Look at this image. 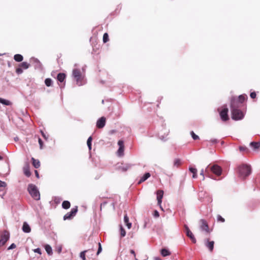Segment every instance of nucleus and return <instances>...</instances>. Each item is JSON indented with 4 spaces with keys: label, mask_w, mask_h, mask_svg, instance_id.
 <instances>
[{
    "label": "nucleus",
    "mask_w": 260,
    "mask_h": 260,
    "mask_svg": "<svg viewBox=\"0 0 260 260\" xmlns=\"http://www.w3.org/2000/svg\"><path fill=\"white\" fill-rule=\"evenodd\" d=\"M16 72L17 74H21L23 73V70L21 67L16 69Z\"/></svg>",
    "instance_id": "37998d69"
},
{
    "label": "nucleus",
    "mask_w": 260,
    "mask_h": 260,
    "mask_svg": "<svg viewBox=\"0 0 260 260\" xmlns=\"http://www.w3.org/2000/svg\"><path fill=\"white\" fill-rule=\"evenodd\" d=\"M28 191L31 197L36 200H40V194L37 187L32 184H29L27 187Z\"/></svg>",
    "instance_id": "f03ea898"
},
{
    "label": "nucleus",
    "mask_w": 260,
    "mask_h": 260,
    "mask_svg": "<svg viewBox=\"0 0 260 260\" xmlns=\"http://www.w3.org/2000/svg\"><path fill=\"white\" fill-rule=\"evenodd\" d=\"M118 145L119 147H124V142L122 140H119L118 142Z\"/></svg>",
    "instance_id": "c03bdc74"
},
{
    "label": "nucleus",
    "mask_w": 260,
    "mask_h": 260,
    "mask_svg": "<svg viewBox=\"0 0 260 260\" xmlns=\"http://www.w3.org/2000/svg\"><path fill=\"white\" fill-rule=\"evenodd\" d=\"M106 204V202H104V203H102V204H101V210L102 209V206H103V205H105Z\"/></svg>",
    "instance_id": "e2e57ef3"
},
{
    "label": "nucleus",
    "mask_w": 260,
    "mask_h": 260,
    "mask_svg": "<svg viewBox=\"0 0 260 260\" xmlns=\"http://www.w3.org/2000/svg\"><path fill=\"white\" fill-rule=\"evenodd\" d=\"M228 109L227 108H223L220 112V116L221 119V120L223 121H226L229 119V116H228Z\"/></svg>",
    "instance_id": "6e6552de"
},
{
    "label": "nucleus",
    "mask_w": 260,
    "mask_h": 260,
    "mask_svg": "<svg viewBox=\"0 0 260 260\" xmlns=\"http://www.w3.org/2000/svg\"><path fill=\"white\" fill-rule=\"evenodd\" d=\"M124 147H119L118 151H117V154L119 156H123L124 154Z\"/></svg>",
    "instance_id": "f704fd0d"
},
{
    "label": "nucleus",
    "mask_w": 260,
    "mask_h": 260,
    "mask_svg": "<svg viewBox=\"0 0 260 260\" xmlns=\"http://www.w3.org/2000/svg\"><path fill=\"white\" fill-rule=\"evenodd\" d=\"M186 235L188 238H189L190 239V240L193 243H196V242H197L196 239L193 234H192V233L191 231L188 232V233H186Z\"/></svg>",
    "instance_id": "5701e85b"
},
{
    "label": "nucleus",
    "mask_w": 260,
    "mask_h": 260,
    "mask_svg": "<svg viewBox=\"0 0 260 260\" xmlns=\"http://www.w3.org/2000/svg\"><path fill=\"white\" fill-rule=\"evenodd\" d=\"M15 247H16V245L14 243H12L8 247V250L13 249L15 248Z\"/></svg>",
    "instance_id": "4d7b16f0"
},
{
    "label": "nucleus",
    "mask_w": 260,
    "mask_h": 260,
    "mask_svg": "<svg viewBox=\"0 0 260 260\" xmlns=\"http://www.w3.org/2000/svg\"><path fill=\"white\" fill-rule=\"evenodd\" d=\"M45 249L46 252L47 253V254L48 255H51L52 254V253H53L52 249V247H51L50 245H49L48 244H46L45 246Z\"/></svg>",
    "instance_id": "bb28decb"
},
{
    "label": "nucleus",
    "mask_w": 260,
    "mask_h": 260,
    "mask_svg": "<svg viewBox=\"0 0 260 260\" xmlns=\"http://www.w3.org/2000/svg\"><path fill=\"white\" fill-rule=\"evenodd\" d=\"M30 66V64L27 62H22L19 64V67L22 69H27Z\"/></svg>",
    "instance_id": "7c9ffc66"
},
{
    "label": "nucleus",
    "mask_w": 260,
    "mask_h": 260,
    "mask_svg": "<svg viewBox=\"0 0 260 260\" xmlns=\"http://www.w3.org/2000/svg\"><path fill=\"white\" fill-rule=\"evenodd\" d=\"M71 204L68 201H64L62 203V207L64 209H68L70 207Z\"/></svg>",
    "instance_id": "cd10ccee"
},
{
    "label": "nucleus",
    "mask_w": 260,
    "mask_h": 260,
    "mask_svg": "<svg viewBox=\"0 0 260 260\" xmlns=\"http://www.w3.org/2000/svg\"><path fill=\"white\" fill-rule=\"evenodd\" d=\"M159 139L162 141H166L167 140L166 136L164 135H159Z\"/></svg>",
    "instance_id": "de8ad7c7"
},
{
    "label": "nucleus",
    "mask_w": 260,
    "mask_h": 260,
    "mask_svg": "<svg viewBox=\"0 0 260 260\" xmlns=\"http://www.w3.org/2000/svg\"><path fill=\"white\" fill-rule=\"evenodd\" d=\"M200 175L203 176V180H204L205 179V177H204V170L202 169L201 171V172H200Z\"/></svg>",
    "instance_id": "bf43d9fd"
},
{
    "label": "nucleus",
    "mask_w": 260,
    "mask_h": 260,
    "mask_svg": "<svg viewBox=\"0 0 260 260\" xmlns=\"http://www.w3.org/2000/svg\"><path fill=\"white\" fill-rule=\"evenodd\" d=\"M39 144L40 145V148L42 149L43 146V142L41 138H39Z\"/></svg>",
    "instance_id": "09e8293b"
},
{
    "label": "nucleus",
    "mask_w": 260,
    "mask_h": 260,
    "mask_svg": "<svg viewBox=\"0 0 260 260\" xmlns=\"http://www.w3.org/2000/svg\"><path fill=\"white\" fill-rule=\"evenodd\" d=\"M232 118L234 120H241L244 117L243 113L239 109H234L231 110Z\"/></svg>",
    "instance_id": "20e7f679"
},
{
    "label": "nucleus",
    "mask_w": 260,
    "mask_h": 260,
    "mask_svg": "<svg viewBox=\"0 0 260 260\" xmlns=\"http://www.w3.org/2000/svg\"><path fill=\"white\" fill-rule=\"evenodd\" d=\"M14 60L17 62H21L23 59V57L20 54H16L14 56Z\"/></svg>",
    "instance_id": "393cba45"
},
{
    "label": "nucleus",
    "mask_w": 260,
    "mask_h": 260,
    "mask_svg": "<svg viewBox=\"0 0 260 260\" xmlns=\"http://www.w3.org/2000/svg\"><path fill=\"white\" fill-rule=\"evenodd\" d=\"M56 250L58 253H60L62 250V246L61 245H59L56 247Z\"/></svg>",
    "instance_id": "6e6d98bb"
},
{
    "label": "nucleus",
    "mask_w": 260,
    "mask_h": 260,
    "mask_svg": "<svg viewBox=\"0 0 260 260\" xmlns=\"http://www.w3.org/2000/svg\"><path fill=\"white\" fill-rule=\"evenodd\" d=\"M132 165L129 164H122L119 167V169L122 172H125L129 169L132 167Z\"/></svg>",
    "instance_id": "4468645a"
},
{
    "label": "nucleus",
    "mask_w": 260,
    "mask_h": 260,
    "mask_svg": "<svg viewBox=\"0 0 260 260\" xmlns=\"http://www.w3.org/2000/svg\"><path fill=\"white\" fill-rule=\"evenodd\" d=\"M238 173L239 177L245 179L251 173V166L248 164H242L238 167Z\"/></svg>",
    "instance_id": "f257e3e1"
},
{
    "label": "nucleus",
    "mask_w": 260,
    "mask_h": 260,
    "mask_svg": "<svg viewBox=\"0 0 260 260\" xmlns=\"http://www.w3.org/2000/svg\"><path fill=\"white\" fill-rule=\"evenodd\" d=\"M78 211V207L77 206H76L74 208H73L71 211L67 213L66 214H65L63 216V220H70L73 218L76 214L77 212Z\"/></svg>",
    "instance_id": "39448f33"
},
{
    "label": "nucleus",
    "mask_w": 260,
    "mask_h": 260,
    "mask_svg": "<svg viewBox=\"0 0 260 260\" xmlns=\"http://www.w3.org/2000/svg\"><path fill=\"white\" fill-rule=\"evenodd\" d=\"M31 160L32 165L36 169H38L40 167V162L38 159H36L34 157H32Z\"/></svg>",
    "instance_id": "aec40b11"
},
{
    "label": "nucleus",
    "mask_w": 260,
    "mask_h": 260,
    "mask_svg": "<svg viewBox=\"0 0 260 260\" xmlns=\"http://www.w3.org/2000/svg\"><path fill=\"white\" fill-rule=\"evenodd\" d=\"M210 142L212 144H216L218 142V141L216 139H212L210 140Z\"/></svg>",
    "instance_id": "864d4df0"
},
{
    "label": "nucleus",
    "mask_w": 260,
    "mask_h": 260,
    "mask_svg": "<svg viewBox=\"0 0 260 260\" xmlns=\"http://www.w3.org/2000/svg\"><path fill=\"white\" fill-rule=\"evenodd\" d=\"M250 146L253 148V150H256L260 148V142H252L250 143Z\"/></svg>",
    "instance_id": "412c9836"
},
{
    "label": "nucleus",
    "mask_w": 260,
    "mask_h": 260,
    "mask_svg": "<svg viewBox=\"0 0 260 260\" xmlns=\"http://www.w3.org/2000/svg\"><path fill=\"white\" fill-rule=\"evenodd\" d=\"M250 96L251 99H254L256 98V94L255 92H254V91L250 93Z\"/></svg>",
    "instance_id": "3c124183"
},
{
    "label": "nucleus",
    "mask_w": 260,
    "mask_h": 260,
    "mask_svg": "<svg viewBox=\"0 0 260 260\" xmlns=\"http://www.w3.org/2000/svg\"><path fill=\"white\" fill-rule=\"evenodd\" d=\"M160 253L162 256H167L171 254V252L166 248H162L160 251Z\"/></svg>",
    "instance_id": "a878e982"
},
{
    "label": "nucleus",
    "mask_w": 260,
    "mask_h": 260,
    "mask_svg": "<svg viewBox=\"0 0 260 260\" xmlns=\"http://www.w3.org/2000/svg\"><path fill=\"white\" fill-rule=\"evenodd\" d=\"M102 247L101 244L100 242H99L98 243V250L96 254L99 255L102 252Z\"/></svg>",
    "instance_id": "ea45409f"
},
{
    "label": "nucleus",
    "mask_w": 260,
    "mask_h": 260,
    "mask_svg": "<svg viewBox=\"0 0 260 260\" xmlns=\"http://www.w3.org/2000/svg\"><path fill=\"white\" fill-rule=\"evenodd\" d=\"M0 103L6 106H10L11 103L10 101L0 98Z\"/></svg>",
    "instance_id": "c85d7f7f"
},
{
    "label": "nucleus",
    "mask_w": 260,
    "mask_h": 260,
    "mask_svg": "<svg viewBox=\"0 0 260 260\" xmlns=\"http://www.w3.org/2000/svg\"><path fill=\"white\" fill-rule=\"evenodd\" d=\"M34 252L35 253H38L39 254H41V253H41V250L39 248H37L34 249Z\"/></svg>",
    "instance_id": "5fc2aeb1"
},
{
    "label": "nucleus",
    "mask_w": 260,
    "mask_h": 260,
    "mask_svg": "<svg viewBox=\"0 0 260 260\" xmlns=\"http://www.w3.org/2000/svg\"><path fill=\"white\" fill-rule=\"evenodd\" d=\"M5 193H6V191L5 190V188L0 189V197L1 198H3L5 194Z\"/></svg>",
    "instance_id": "79ce46f5"
},
{
    "label": "nucleus",
    "mask_w": 260,
    "mask_h": 260,
    "mask_svg": "<svg viewBox=\"0 0 260 260\" xmlns=\"http://www.w3.org/2000/svg\"><path fill=\"white\" fill-rule=\"evenodd\" d=\"M239 148L240 151H244L248 150L247 148L245 146H240Z\"/></svg>",
    "instance_id": "49530a36"
},
{
    "label": "nucleus",
    "mask_w": 260,
    "mask_h": 260,
    "mask_svg": "<svg viewBox=\"0 0 260 260\" xmlns=\"http://www.w3.org/2000/svg\"><path fill=\"white\" fill-rule=\"evenodd\" d=\"M23 172L25 176L27 177H29L31 175V173L29 171V165L28 164H26L23 167Z\"/></svg>",
    "instance_id": "f3484780"
},
{
    "label": "nucleus",
    "mask_w": 260,
    "mask_h": 260,
    "mask_svg": "<svg viewBox=\"0 0 260 260\" xmlns=\"http://www.w3.org/2000/svg\"><path fill=\"white\" fill-rule=\"evenodd\" d=\"M3 157L0 155V160H2Z\"/></svg>",
    "instance_id": "69168bd1"
},
{
    "label": "nucleus",
    "mask_w": 260,
    "mask_h": 260,
    "mask_svg": "<svg viewBox=\"0 0 260 260\" xmlns=\"http://www.w3.org/2000/svg\"><path fill=\"white\" fill-rule=\"evenodd\" d=\"M72 76L76 80V83L78 86H82L85 84L84 82V77L82 76L79 70L74 69L72 72Z\"/></svg>",
    "instance_id": "7ed1b4c3"
},
{
    "label": "nucleus",
    "mask_w": 260,
    "mask_h": 260,
    "mask_svg": "<svg viewBox=\"0 0 260 260\" xmlns=\"http://www.w3.org/2000/svg\"><path fill=\"white\" fill-rule=\"evenodd\" d=\"M184 229L186 234L188 232L191 231L187 225H184Z\"/></svg>",
    "instance_id": "13d9d810"
},
{
    "label": "nucleus",
    "mask_w": 260,
    "mask_h": 260,
    "mask_svg": "<svg viewBox=\"0 0 260 260\" xmlns=\"http://www.w3.org/2000/svg\"><path fill=\"white\" fill-rule=\"evenodd\" d=\"M35 173L36 176L38 178H39V174L37 170H35Z\"/></svg>",
    "instance_id": "680f3d73"
},
{
    "label": "nucleus",
    "mask_w": 260,
    "mask_h": 260,
    "mask_svg": "<svg viewBox=\"0 0 260 260\" xmlns=\"http://www.w3.org/2000/svg\"><path fill=\"white\" fill-rule=\"evenodd\" d=\"M209 177H210V178H212V179H214V178H213V177H212V176H209Z\"/></svg>",
    "instance_id": "338daca9"
},
{
    "label": "nucleus",
    "mask_w": 260,
    "mask_h": 260,
    "mask_svg": "<svg viewBox=\"0 0 260 260\" xmlns=\"http://www.w3.org/2000/svg\"><path fill=\"white\" fill-rule=\"evenodd\" d=\"M30 60L33 63L35 69H41L42 68V65L40 60L35 57H31L30 58Z\"/></svg>",
    "instance_id": "9b49d317"
},
{
    "label": "nucleus",
    "mask_w": 260,
    "mask_h": 260,
    "mask_svg": "<svg viewBox=\"0 0 260 260\" xmlns=\"http://www.w3.org/2000/svg\"><path fill=\"white\" fill-rule=\"evenodd\" d=\"M7 184L6 183L0 180V187H5Z\"/></svg>",
    "instance_id": "603ef678"
},
{
    "label": "nucleus",
    "mask_w": 260,
    "mask_h": 260,
    "mask_svg": "<svg viewBox=\"0 0 260 260\" xmlns=\"http://www.w3.org/2000/svg\"><path fill=\"white\" fill-rule=\"evenodd\" d=\"M214 242L213 241H209L208 239L207 240V242H206L205 243L206 247L208 248L209 250L210 251H212L214 248Z\"/></svg>",
    "instance_id": "a211bd4d"
},
{
    "label": "nucleus",
    "mask_w": 260,
    "mask_h": 260,
    "mask_svg": "<svg viewBox=\"0 0 260 260\" xmlns=\"http://www.w3.org/2000/svg\"><path fill=\"white\" fill-rule=\"evenodd\" d=\"M106 124V118L105 117H102L99 118L96 123V126L98 128H103Z\"/></svg>",
    "instance_id": "9d476101"
},
{
    "label": "nucleus",
    "mask_w": 260,
    "mask_h": 260,
    "mask_svg": "<svg viewBox=\"0 0 260 260\" xmlns=\"http://www.w3.org/2000/svg\"><path fill=\"white\" fill-rule=\"evenodd\" d=\"M200 222L201 223V225L200 226L201 229L203 231L208 232L209 227L206 221L204 219H201Z\"/></svg>",
    "instance_id": "ddd939ff"
},
{
    "label": "nucleus",
    "mask_w": 260,
    "mask_h": 260,
    "mask_svg": "<svg viewBox=\"0 0 260 260\" xmlns=\"http://www.w3.org/2000/svg\"><path fill=\"white\" fill-rule=\"evenodd\" d=\"M66 78V74L64 73H60L57 76V79L60 82H62Z\"/></svg>",
    "instance_id": "4be33fe9"
},
{
    "label": "nucleus",
    "mask_w": 260,
    "mask_h": 260,
    "mask_svg": "<svg viewBox=\"0 0 260 260\" xmlns=\"http://www.w3.org/2000/svg\"><path fill=\"white\" fill-rule=\"evenodd\" d=\"M150 177V174L149 172L145 173L143 176L141 178V179L139 180L138 183L141 184V183L146 181L148 178Z\"/></svg>",
    "instance_id": "dca6fc26"
},
{
    "label": "nucleus",
    "mask_w": 260,
    "mask_h": 260,
    "mask_svg": "<svg viewBox=\"0 0 260 260\" xmlns=\"http://www.w3.org/2000/svg\"><path fill=\"white\" fill-rule=\"evenodd\" d=\"M153 216L155 218L158 217L159 216V213L157 210H155L154 211Z\"/></svg>",
    "instance_id": "8fccbe9b"
},
{
    "label": "nucleus",
    "mask_w": 260,
    "mask_h": 260,
    "mask_svg": "<svg viewBox=\"0 0 260 260\" xmlns=\"http://www.w3.org/2000/svg\"><path fill=\"white\" fill-rule=\"evenodd\" d=\"M211 171L217 176H220L222 173V169L217 165H214L210 168Z\"/></svg>",
    "instance_id": "1a4fd4ad"
},
{
    "label": "nucleus",
    "mask_w": 260,
    "mask_h": 260,
    "mask_svg": "<svg viewBox=\"0 0 260 260\" xmlns=\"http://www.w3.org/2000/svg\"><path fill=\"white\" fill-rule=\"evenodd\" d=\"M45 83L47 86H51L52 84V80L50 78H46L45 80Z\"/></svg>",
    "instance_id": "72a5a7b5"
},
{
    "label": "nucleus",
    "mask_w": 260,
    "mask_h": 260,
    "mask_svg": "<svg viewBox=\"0 0 260 260\" xmlns=\"http://www.w3.org/2000/svg\"><path fill=\"white\" fill-rule=\"evenodd\" d=\"M189 171L192 173V178H197V170L196 168H194L192 167H190L189 168Z\"/></svg>",
    "instance_id": "b1692460"
},
{
    "label": "nucleus",
    "mask_w": 260,
    "mask_h": 260,
    "mask_svg": "<svg viewBox=\"0 0 260 260\" xmlns=\"http://www.w3.org/2000/svg\"><path fill=\"white\" fill-rule=\"evenodd\" d=\"M164 195V191L162 190H158L157 192V200L158 204L161 207V204L162 202V199Z\"/></svg>",
    "instance_id": "f8f14e48"
},
{
    "label": "nucleus",
    "mask_w": 260,
    "mask_h": 260,
    "mask_svg": "<svg viewBox=\"0 0 260 260\" xmlns=\"http://www.w3.org/2000/svg\"><path fill=\"white\" fill-rule=\"evenodd\" d=\"M10 238V234L8 232H5L1 236L0 239V246H3L8 241Z\"/></svg>",
    "instance_id": "0eeeda50"
},
{
    "label": "nucleus",
    "mask_w": 260,
    "mask_h": 260,
    "mask_svg": "<svg viewBox=\"0 0 260 260\" xmlns=\"http://www.w3.org/2000/svg\"><path fill=\"white\" fill-rule=\"evenodd\" d=\"M180 164H181V161H180V159L176 158L174 161V166L178 167L179 166H180Z\"/></svg>",
    "instance_id": "4c0bfd02"
},
{
    "label": "nucleus",
    "mask_w": 260,
    "mask_h": 260,
    "mask_svg": "<svg viewBox=\"0 0 260 260\" xmlns=\"http://www.w3.org/2000/svg\"><path fill=\"white\" fill-rule=\"evenodd\" d=\"M102 103L103 104L104 103V100H103L102 101Z\"/></svg>",
    "instance_id": "774afa93"
},
{
    "label": "nucleus",
    "mask_w": 260,
    "mask_h": 260,
    "mask_svg": "<svg viewBox=\"0 0 260 260\" xmlns=\"http://www.w3.org/2000/svg\"><path fill=\"white\" fill-rule=\"evenodd\" d=\"M41 133L42 136V137L44 138V139L46 140H48V137L46 136V135L45 134V133L43 131H41Z\"/></svg>",
    "instance_id": "a18cd8bd"
},
{
    "label": "nucleus",
    "mask_w": 260,
    "mask_h": 260,
    "mask_svg": "<svg viewBox=\"0 0 260 260\" xmlns=\"http://www.w3.org/2000/svg\"><path fill=\"white\" fill-rule=\"evenodd\" d=\"M154 260H161L160 258L156 257L154 258Z\"/></svg>",
    "instance_id": "0e129e2a"
},
{
    "label": "nucleus",
    "mask_w": 260,
    "mask_h": 260,
    "mask_svg": "<svg viewBox=\"0 0 260 260\" xmlns=\"http://www.w3.org/2000/svg\"><path fill=\"white\" fill-rule=\"evenodd\" d=\"M103 41L104 43L107 42L109 41V36L107 32H105L103 37Z\"/></svg>",
    "instance_id": "c9c22d12"
},
{
    "label": "nucleus",
    "mask_w": 260,
    "mask_h": 260,
    "mask_svg": "<svg viewBox=\"0 0 260 260\" xmlns=\"http://www.w3.org/2000/svg\"><path fill=\"white\" fill-rule=\"evenodd\" d=\"M130 253L134 255L135 257H136V253L135 251L133 249H131L130 250Z\"/></svg>",
    "instance_id": "052dcab7"
},
{
    "label": "nucleus",
    "mask_w": 260,
    "mask_h": 260,
    "mask_svg": "<svg viewBox=\"0 0 260 260\" xmlns=\"http://www.w3.org/2000/svg\"><path fill=\"white\" fill-rule=\"evenodd\" d=\"M22 229L23 232L25 233H29L31 231L30 227L26 222L23 223Z\"/></svg>",
    "instance_id": "2eb2a0df"
},
{
    "label": "nucleus",
    "mask_w": 260,
    "mask_h": 260,
    "mask_svg": "<svg viewBox=\"0 0 260 260\" xmlns=\"http://www.w3.org/2000/svg\"><path fill=\"white\" fill-rule=\"evenodd\" d=\"M240 103L238 101L237 98L233 97L231 100V110H234V109H239L241 106Z\"/></svg>",
    "instance_id": "423d86ee"
},
{
    "label": "nucleus",
    "mask_w": 260,
    "mask_h": 260,
    "mask_svg": "<svg viewBox=\"0 0 260 260\" xmlns=\"http://www.w3.org/2000/svg\"><path fill=\"white\" fill-rule=\"evenodd\" d=\"M190 135L191 136L192 138L194 140H198L199 139V137L198 135H197L196 134H195L193 131H191L190 132Z\"/></svg>",
    "instance_id": "58836bf2"
},
{
    "label": "nucleus",
    "mask_w": 260,
    "mask_h": 260,
    "mask_svg": "<svg viewBox=\"0 0 260 260\" xmlns=\"http://www.w3.org/2000/svg\"><path fill=\"white\" fill-rule=\"evenodd\" d=\"M120 234L121 237H124L126 235L125 230L121 225H120Z\"/></svg>",
    "instance_id": "473e14b6"
},
{
    "label": "nucleus",
    "mask_w": 260,
    "mask_h": 260,
    "mask_svg": "<svg viewBox=\"0 0 260 260\" xmlns=\"http://www.w3.org/2000/svg\"><path fill=\"white\" fill-rule=\"evenodd\" d=\"M92 138L91 136H90L87 141V145L88 146V148L89 150L91 149V143H92Z\"/></svg>",
    "instance_id": "2f4dec72"
},
{
    "label": "nucleus",
    "mask_w": 260,
    "mask_h": 260,
    "mask_svg": "<svg viewBox=\"0 0 260 260\" xmlns=\"http://www.w3.org/2000/svg\"><path fill=\"white\" fill-rule=\"evenodd\" d=\"M246 98H247L246 94H241L240 95L237 99L240 103V104H242L245 101Z\"/></svg>",
    "instance_id": "c756f323"
},
{
    "label": "nucleus",
    "mask_w": 260,
    "mask_h": 260,
    "mask_svg": "<svg viewBox=\"0 0 260 260\" xmlns=\"http://www.w3.org/2000/svg\"><path fill=\"white\" fill-rule=\"evenodd\" d=\"M123 220L127 228L128 229H131L132 227V223L129 222V218L128 217L126 214L124 216Z\"/></svg>",
    "instance_id": "6ab92c4d"
},
{
    "label": "nucleus",
    "mask_w": 260,
    "mask_h": 260,
    "mask_svg": "<svg viewBox=\"0 0 260 260\" xmlns=\"http://www.w3.org/2000/svg\"><path fill=\"white\" fill-rule=\"evenodd\" d=\"M217 220L218 221L224 222L225 221L224 219L220 215H218L217 216Z\"/></svg>",
    "instance_id": "a19ab883"
},
{
    "label": "nucleus",
    "mask_w": 260,
    "mask_h": 260,
    "mask_svg": "<svg viewBox=\"0 0 260 260\" xmlns=\"http://www.w3.org/2000/svg\"><path fill=\"white\" fill-rule=\"evenodd\" d=\"M87 251V250H84L83 251H82L80 253V257H81V258H82V260H86V257H85V253Z\"/></svg>",
    "instance_id": "e433bc0d"
}]
</instances>
